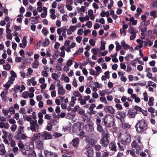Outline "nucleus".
I'll return each instance as SVG.
<instances>
[{
	"instance_id": "1",
	"label": "nucleus",
	"mask_w": 157,
	"mask_h": 157,
	"mask_svg": "<svg viewBox=\"0 0 157 157\" xmlns=\"http://www.w3.org/2000/svg\"><path fill=\"white\" fill-rule=\"evenodd\" d=\"M147 124L144 120H141L138 121L136 125V131L140 132H143L146 129Z\"/></svg>"
},
{
	"instance_id": "2",
	"label": "nucleus",
	"mask_w": 157,
	"mask_h": 157,
	"mask_svg": "<svg viewBox=\"0 0 157 157\" xmlns=\"http://www.w3.org/2000/svg\"><path fill=\"white\" fill-rule=\"evenodd\" d=\"M91 52L93 54V55L92 56L91 58L93 60L97 59L96 56L97 55H98L99 57H100L101 56H104L108 53L107 51H105L103 52H101L99 48H92L91 50Z\"/></svg>"
},
{
	"instance_id": "3",
	"label": "nucleus",
	"mask_w": 157,
	"mask_h": 157,
	"mask_svg": "<svg viewBox=\"0 0 157 157\" xmlns=\"http://www.w3.org/2000/svg\"><path fill=\"white\" fill-rule=\"evenodd\" d=\"M70 40H66L64 42V45L60 48V49L62 51L65 50L67 52L71 51V49L74 48L76 45L75 42H71L70 44Z\"/></svg>"
},
{
	"instance_id": "4",
	"label": "nucleus",
	"mask_w": 157,
	"mask_h": 157,
	"mask_svg": "<svg viewBox=\"0 0 157 157\" xmlns=\"http://www.w3.org/2000/svg\"><path fill=\"white\" fill-rule=\"evenodd\" d=\"M103 122L107 127L113 126L114 124L113 118L111 115H107L104 117Z\"/></svg>"
},
{
	"instance_id": "5",
	"label": "nucleus",
	"mask_w": 157,
	"mask_h": 157,
	"mask_svg": "<svg viewBox=\"0 0 157 157\" xmlns=\"http://www.w3.org/2000/svg\"><path fill=\"white\" fill-rule=\"evenodd\" d=\"M120 137L121 139V142L123 144L127 145L130 142V137L127 133L121 134L120 136Z\"/></svg>"
},
{
	"instance_id": "6",
	"label": "nucleus",
	"mask_w": 157,
	"mask_h": 157,
	"mask_svg": "<svg viewBox=\"0 0 157 157\" xmlns=\"http://www.w3.org/2000/svg\"><path fill=\"white\" fill-rule=\"evenodd\" d=\"M104 136L103 137L100 141V143L102 146L105 147L107 146L109 143V141L107 138L109 134L107 132H104Z\"/></svg>"
},
{
	"instance_id": "7",
	"label": "nucleus",
	"mask_w": 157,
	"mask_h": 157,
	"mask_svg": "<svg viewBox=\"0 0 157 157\" xmlns=\"http://www.w3.org/2000/svg\"><path fill=\"white\" fill-rule=\"evenodd\" d=\"M30 129L33 132H36L39 129V126L37 124V121H32L30 122Z\"/></svg>"
},
{
	"instance_id": "8",
	"label": "nucleus",
	"mask_w": 157,
	"mask_h": 157,
	"mask_svg": "<svg viewBox=\"0 0 157 157\" xmlns=\"http://www.w3.org/2000/svg\"><path fill=\"white\" fill-rule=\"evenodd\" d=\"M82 122H76L73 126V131L75 133L79 132L82 129Z\"/></svg>"
},
{
	"instance_id": "9",
	"label": "nucleus",
	"mask_w": 157,
	"mask_h": 157,
	"mask_svg": "<svg viewBox=\"0 0 157 157\" xmlns=\"http://www.w3.org/2000/svg\"><path fill=\"white\" fill-rule=\"evenodd\" d=\"M131 146L132 148H134L136 149L137 154H138L139 153V150L142 149L141 145L137 143L136 141H133L132 142Z\"/></svg>"
},
{
	"instance_id": "10",
	"label": "nucleus",
	"mask_w": 157,
	"mask_h": 157,
	"mask_svg": "<svg viewBox=\"0 0 157 157\" xmlns=\"http://www.w3.org/2000/svg\"><path fill=\"white\" fill-rule=\"evenodd\" d=\"M2 132L3 133V135L2 136V138H8L10 139H12L13 136L11 133L7 132L4 129L2 130Z\"/></svg>"
},
{
	"instance_id": "11",
	"label": "nucleus",
	"mask_w": 157,
	"mask_h": 157,
	"mask_svg": "<svg viewBox=\"0 0 157 157\" xmlns=\"http://www.w3.org/2000/svg\"><path fill=\"white\" fill-rule=\"evenodd\" d=\"M44 140L51 139L52 138V136L48 132H44L41 135Z\"/></svg>"
},
{
	"instance_id": "12",
	"label": "nucleus",
	"mask_w": 157,
	"mask_h": 157,
	"mask_svg": "<svg viewBox=\"0 0 157 157\" xmlns=\"http://www.w3.org/2000/svg\"><path fill=\"white\" fill-rule=\"evenodd\" d=\"M57 86H58V94L61 95H64L66 93V91L64 89L63 87L60 84H57Z\"/></svg>"
},
{
	"instance_id": "13",
	"label": "nucleus",
	"mask_w": 157,
	"mask_h": 157,
	"mask_svg": "<svg viewBox=\"0 0 157 157\" xmlns=\"http://www.w3.org/2000/svg\"><path fill=\"white\" fill-rule=\"evenodd\" d=\"M34 94L33 93H30L27 91H24L21 94V97L25 99L28 98V97L30 98H33L34 97Z\"/></svg>"
},
{
	"instance_id": "14",
	"label": "nucleus",
	"mask_w": 157,
	"mask_h": 157,
	"mask_svg": "<svg viewBox=\"0 0 157 157\" xmlns=\"http://www.w3.org/2000/svg\"><path fill=\"white\" fill-rule=\"evenodd\" d=\"M94 125V124L92 123L88 124L85 125V128L88 132L93 131L94 130V128L93 127Z\"/></svg>"
},
{
	"instance_id": "15",
	"label": "nucleus",
	"mask_w": 157,
	"mask_h": 157,
	"mask_svg": "<svg viewBox=\"0 0 157 157\" xmlns=\"http://www.w3.org/2000/svg\"><path fill=\"white\" fill-rule=\"evenodd\" d=\"M27 44V41H26V38L25 36L23 37V39L21 40V43L19 44V46L21 48H25Z\"/></svg>"
},
{
	"instance_id": "16",
	"label": "nucleus",
	"mask_w": 157,
	"mask_h": 157,
	"mask_svg": "<svg viewBox=\"0 0 157 157\" xmlns=\"http://www.w3.org/2000/svg\"><path fill=\"white\" fill-rule=\"evenodd\" d=\"M136 41L139 44L137 45L135 47V48L136 50H137L143 47V44L144 43H145V42L139 39H137L136 40Z\"/></svg>"
},
{
	"instance_id": "17",
	"label": "nucleus",
	"mask_w": 157,
	"mask_h": 157,
	"mask_svg": "<svg viewBox=\"0 0 157 157\" xmlns=\"http://www.w3.org/2000/svg\"><path fill=\"white\" fill-rule=\"evenodd\" d=\"M105 110L109 113L113 114L114 112L113 108L111 106H107L104 108Z\"/></svg>"
},
{
	"instance_id": "18",
	"label": "nucleus",
	"mask_w": 157,
	"mask_h": 157,
	"mask_svg": "<svg viewBox=\"0 0 157 157\" xmlns=\"http://www.w3.org/2000/svg\"><path fill=\"white\" fill-rule=\"evenodd\" d=\"M86 154L88 157H92L93 156V149L91 147H88L87 149Z\"/></svg>"
},
{
	"instance_id": "19",
	"label": "nucleus",
	"mask_w": 157,
	"mask_h": 157,
	"mask_svg": "<svg viewBox=\"0 0 157 157\" xmlns=\"http://www.w3.org/2000/svg\"><path fill=\"white\" fill-rule=\"evenodd\" d=\"M6 152L4 145L3 144H0V155H3Z\"/></svg>"
},
{
	"instance_id": "20",
	"label": "nucleus",
	"mask_w": 157,
	"mask_h": 157,
	"mask_svg": "<svg viewBox=\"0 0 157 157\" xmlns=\"http://www.w3.org/2000/svg\"><path fill=\"white\" fill-rule=\"evenodd\" d=\"M128 33L131 34H136L137 33L138 31L136 30L135 28L132 26L129 27L128 30Z\"/></svg>"
},
{
	"instance_id": "21",
	"label": "nucleus",
	"mask_w": 157,
	"mask_h": 157,
	"mask_svg": "<svg viewBox=\"0 0 157 157\" xmlns=\"http://www.w3.org/2000/svg\"><path fill=\"white\" fill-rule=\"evenodd\" d=\"M131 97L134 99V101L136 103H138L140 102V98L139 97H137L136 94H131Z\"/></svg>"
},
{
	"instance_id": "22",
	"label": "nucleus",
	"mask_w": 157,
	"mask_h": 157,
	"mask_svg": "<svg viewBox=\"0 0 157 157\" xmlns=\"http://www.w3.org/2000/svg\"><path fill=\"white\" fill-rule=\"evenodd\" d=\"M86 141L89 144L91 145H94L96 143V141L94 139L89 137H87L86 138Z\"/></svg>"
},
{
	"instance_id": "23",
	"label": "nucleus",
	"mask_w": 157,
	"mask_h": 157,
	"mask_svg": "<svg viewBox=\"0 0 157 157\" xmlns=\"http://www.w3.org/2000/svg\"><path fill=\"white\" fill-rule=\"evenodd\" d=\"M88 15L91 20H93L95 18V16L93 14V10L91 9L89 10L87 12Z\"/></svg>"
},
{
	"instance_id": "24",
	"label": "nucleus",
	"mask_w": 157,
	"mask_h": 157,
	"mask_svg": "<svg viewBox=\"0 0 157 157\" xmlns=\"http://www.w3.org/2000/svg\"><path fill=\"white\" fill-rule=\"evenodd\" d=\"M71 143L74 147H77L79 143V140L78 138H76L72 140Z\"/></svg>"
},
{
	"instance_id": "25",
	"label": "nucleus",
	"mask_w": 157,
	"mask_h": 157,
	"mask_svg": "<svg viewBox=\"0 0 157 157\" xmlns=\"http://www.w3.org/2000/svg\"><path fill=\"white\" fill-rule=\"evenodd\" d=\"M41 134L40 133L33 134V136L32 137L31 140L33 141H35L37 139H39L40 136Z\"/></svg>"
},
{
	"instance_id": "26",
	"label": "nucleus",
	"mask_w": 157,
	"mask_h": 157,
	"mask_svg": "<svg viewBox=\"0 0 157 157\" xmlns=\"http://www.w3.org/2000/svg\"><path fill=\"white\" fill-rule=\"evenodd\" d=\"M9 127V125L7 123H4L2 122H0V128H4L5 129H8Z\"/></svg>"
},
{
	"instance_id": "27",
	"label": "nucleus",
	"mask_w": 157,
	"mask_h": 157,
	"mask_svg": "<svg viewBox=\"0 0 157 157\" xmlns=\"http://www.w3.org/2000/svg\"><path fill=\"white\" fill-rule=\"evenodd\" d=\"M73 96H74L76 98H78V100L81 99L82 98V96L81 94L78 91H74L73 93Z\"/></svg>"
},
{
	"instance_id": "28",
	"label": "nucleus",
	"mask_w": 157,
	"mask_h": 157,
	"mask_svg": "<svg viewBox=\"0 0 157 157\" xmlns=\"http://www.w3.org/2000/svg\"><path fill=\"white\" fill-rule=\"evenodd\" d=\"M136 114V112H133L131 110H130L128 111V116L130 118H132L134 117Z\"/></svg>"
},
{
	"instance_id": "29",
	"label": "nucleus",
	"mask_w": 157,
	"mask_h": 157,
	"mask_svg": "<svg viewBox=\"0 0 157 157\" xmlns=\"http://www.w3.org/2000/svg\"><path fill=\"white\" fill-rule=\"evenodd\" d=\"M47 9L46 7H43V12H42V13H41L40 15L41 17L42 18H44L46 17V16L47 15Z\"/></svg>"
},
{
	"instance_id": "30",
	"label": "nucleus",
	"mask_w": 157,
	"mask_h": 157,
	"mask_svg": "<svg viewBox=\"0 0 157 157\" xmlns=\"http://www.w3.org/2000/svg\"><path fill=\"white\" fill-rule=\"evenodd\" d=\"M154 101V98L153 97H151L149 98L147 104L150 106H152L154 105L153 101Z\"/></svg>"
},
{
	"instance_id": "31",
	"label": "nucleus",
	"mask_w": 157,
	"mask_h": 157,
	"mask_svg": "<svg viewBox=\"0 0 157 157\" xmlns=\"http://www.w3.org/2000/svg\"><path fill=\"white\" fill-rule=\"evenodd\" d=\"M8 93V91L7 89H4L3 91L2 92L1 96L3 99L5 100H6V94Z\"/></svg>"
},
{
	"instance_id": "32",
	"label": "nucleus",
	"mask_w": 157,
	"mask_h": 157,
	"mask_svg": "<svg viewBox=\"0 0 157 157\" xmlns=\"http://www.w3.org/2000/svg\"><path fill=\"white\" fill-rule=\"evenodd\" d=\"M43 143L40 140L37 142L36 146L38 149H41L43 147Z\"/></svg>"
},
{
	"instance_id": "33",
	"label": "nucleus",
	"mask_w": 157,
	"mask_h": 157,
	"mask_svg": "<svg viewBox=\"0 0 157 157\" xmlns=\"http://www.w3.org/2000/svg\"><path fill=\"white\" fill-rule=\"evenodd\" d=\"M100 101L102 103H104L106 105H109V103L108 102L107 100L106 99L105 97H101L100 98Z\"/></svg>"
},
{
	"instance_id": "34",
	"label": "nucleus",
	"mask_w": 157,
	"mask_h": 157,
	"mask_svg": "<svg viewBox=\"0 0 157 157\" xmlns=\"http://www.w3.org/2000/svg\"><path fill=\"white\" fill-rule=\"evenodd\" d=\"M130 22H132V25H136L137 23V20H135L134 17H132L130 18L129 19Z\"/></svg>"
},
{
	"instance_id": "35",
	"label": "nucleus",
	"mask_w": 157,
	"mask_h": 157,
	"mask_svg": "<svg viewBox=\"0 0 157 157\" xmlns=\"http://www.w3.org/2000/svg\"><path fill=\"white\" fill-rule=\"evenodd\" d=\"M136 13L135 14L134 16L136 18H137L139 16L140 13L142 12V10L139 8H137L136 10Z\"/></svg>"
},
{
	"instance_id": "36",
	"label": "nucleus",
	"mask_w": 157,
	"mask_h": 157,
	"mask_svg": "<svg viewBox=\"0 0 157 157\" xmlns=\"http://www.w3.org/2000/svg\"><path fill=\"white\" fill-rule=\"evenodd\" d=\"M109 11H107L105 12L104 11H103L100 14L101 17H105L106 16V17H108L109 16Z\"/></svg>"
},
{
	"instance_id": "37",
	"label": "nucleus",
	"mask_w": 157,
	"mask_h": 157,
	"mask_svg": "<svg viewBox=\"0 0 157 157\" xmlns=\"http://www.w3.org/2000/svg\"><path fill=\"white\" fill-rule=\"evenodd\" d=\"M44 154L45 157H52L53 154L52 153L47 150L44 151Z\"/></svg>"
},
{
	"instance_id": "38",
	"label": "nucleus",
	"mask_w": 157,
	"mask_h": 157,
	"mask_svg": "<svg viewBox=\"0 0 157 157\" xmlns=\"http://www.w3.org/2000/svg\"><path fill=\"white\" fill-rule=\"evenodd\" d=\"M109 148L112 151H116V147L115 144L114 143H111L109 145Z\"/></svg>"
},
{
	"instance_id": "39",
	"label": "nucleus",
	"mask_w": 157,
	"mask_h": 157,
	"mask_svg": "<svg viewBox=\"0 0 157 157\" xmlns=\"http://www.w3.org/2000/svg\"><path fill=\"white\" fill-rule=\"evenodd\" d=\"M106 43L104 41H101V46L100 47V50L103 51L105 49V45Z\"/></svg>"
},
{
	"instance_id": "40",
	"label": "nucleus",
	"mask_w": 157,
	"mask_h": 157,
	"mask_svg": "<svg viewBox=\"0 0 157 157\" xmlns=\"http://www.w3.org/2000/svg\"><path fill=\"white\" fill-rule=\"evenodd\" d=\"M23 118L24 120L27 121H32V117L31 116H28L26 115H24L23 116Z\"/></svg>"
},
{
	"instance_id": "41",
	"label": "nucleus",
	"mask_w": 157,
	"mask_h": 157,
	"mask_svg": "<svg viewBox=\"0 0 157 157\" xmlns=\"http://www.w3.org/2000/svg\"><path fill=\"white\" fill-rule=\"evenodd\" d=\"M115 44H116V50L118 51L122 48L121 46L120 45V43L117 41L115 42Z\"/></svg>"
},
{
	"instance_id": "42",
	"label": "nucleus",
	"mask_w": 157,
	"mask_h": 157,
	"mask_svg": "<svg viewBox=\"0 0 157 157\" xmlns=\"http://www.w3.org/2000/svg\"><path fill=\"white\" fill-rule=\"evenodd\" d=\"M139 29L141 30L142 33H141V35L143 36L144 34V33L146 32L147 30V28L146 27H142L141 25L140 26L139 28Z\"/></svg>"
},
{
	"instance_id": "43",
	"label": "nucleus",
	"mask_w": 157,
	"mask_h": 157,
	"mask_svg": "<svg viewBox=\"0 0 157 157\" xmlns=\"http://www.w3.org/2000/svg\"><path fill=\"white\" fill-rule=\"evenodd\" d=\"M39 66V62L37 60H35L33 63V67L36 68H37Z\"/></svg>"
},
{
	"instance_id": "44",
	"label": "nucleus",
	"mask_w": 157,
	"mask_h": 157,
	"mask_svg": "<svg viewBox=\"0 0 157 157\" xmlns=\"http://www.w3.org/2000/svg\"><path fill=\"white\" fill-rule=\"evenodd\" d=\"M12 84V83L8 81L6 83L3 85V87L6 88L5 89L7 90V89L9 88Z\"/></svg>"
},
{
	"instance_id": "45",
	"label": "nucleus",
	"mask_w": 157,
	"mask_h": 157,
	"mask_svg": "<svg viewBox=\"0 0 157 157\" xmlns=\"http://www.w3.org/2000/svg\"><path fill=\"white\" fill-rule=\"evenodd\" d=\"M95 69L96 70V73H97L98 76L99 75L100 72L101 71V69L100 67L98 66L95 67Z\"/></svg>"
},
{
	"instance_id": "46",
	"label": "nucleus",
	"mask_w": 157,
	"mask_h": 157,
	"mask_svg": "<svg viewBox=\"0 0 157 157\" xmlns=\"http://www.w3.org/2000/svg\"><path fill=\"white\" fill-rule=\"evenodd\" d=\"M90 73L91 75L94 76L95 77H97L98 75L96 73V71H94L92 69H90Z\"/></svg>"
},
{
	"instance_id": "47",
	"label": "nucleus",
	"mask_w": 157,
	"mask_h": 157,
	"mask_svg": "<svg viewBox=\"0 0 157 157\" xmlns=\"http://www.w3.org/2000/svg\"><path fill=\"white\" fill-rule=\"evenodd\" d=\"M11 68L10 65L9 64L7 63L3 66L4 69L6 71H9Z\"/></svg>"
},
{
	"instance_id": "48",
	"label": "nucleus",
	"mask_w": 157,
	"mask_h": 157,
	"mask_svg": "<svg viewBox=\"0 0 157 157\" xmlns=\"http://www.w3.org/2000/svg\"><path fill=\"white\" fill-rule=\"evenodd\" d=\"M33 73V70L31 68H29L27 70V72L26 73L27 76H29L31 75Z\"/></svg>"
},
{
	"instance_id": "49",
	"label": "nucleus",
	"mask_w": 157,
	"mask_h": 157,
	"mask_svg": "<svg viewBox=\"0 0 157 157\" xmlns=\"http://www.w3.org/2000/svg\"><path fill=\"white\" fill-rule=\"evenodd\" d=\"M150 15L153 17L154 18H155L157 17L156 12V11L153 10L151 11L150 12Z\"/></svg>"
},
{
	"instance_id": "50",
	"label": "nucleus",
	"mask_w": 157,
	"mask_h": 157,
	"mask_svg": "<svg viewBox=\"0 0 157 157\" xmlns=\"http://www.w3.org/2000/svg\"><path fill=\"white\" fill-rule=\"evenodd\" d=\"M151 86L153 87H155L156 86V84L151 81H149L147 82V86Z\"/></svg>"
},
{
	"instance_id": "51",
	"label": "nucleus",
	"mask_w": 157,
	"mask_h": 157,
	"mask_svg": "<svg viewBox=\"0 0 157 157\" xmlns=\"http://www.w3.org/2000/svg\"><path fill=\"white\" fill-rule=\"evenodd\" d=\"M49 40L47 39H45L44 40V43L43 44V46L45 47L49 45Z\"/></svg>"
},
{
	"instance_id": "52",
	"label": "nucleus",
	"mask_w": 157,
	"mask_h": 157,
	"mask_svg": "<svg viewBox=\"0 0 157 157\" xmlns=\"http://www.w3.org/2000/svg\"><path fill=\"white\" fill-rule=\"evenodd\" d=\"M77 28V26L72 25L70 26L69 29L73 33L76 30Z\"/></svg>"
},
{
	"instance_id": "53",
	"label": "nucleus",
	"mask_w": 157,
	"mask_h": 157,
	"mask_svg": "<svg viewBox=\"0 0 157 157\" xmlns=\"http://www.w3.org/2000/svg\"><path fill=\"white\" fill-rule=\"evenodd\" d=\"M144 96V100L145 101H147L148 100V96L146 92H144L143 93Z\"/></svg>"
},
{
	"instance_id": "54",
	"label": "nucleus",
	"mask_w": 157,
	"mask_h": 157,
	"mask_svg": "<svg viewBox=\"0 0 157 157\" xmlns=\"http://www.w3.org/2000/svg\"><path fill=\"white\" fill-rule=\"evenodd\" d=\"M117 145L119 148V150L120 151H123L124 150V148L125 146L121 144L120 143H118Z\"/></svg>"
},
{
	"instance_id": "55",
	"label": "nucleus",
	"mask_w": 157,
	"mask_h": 157,
	"mask_svg": "<svg viewBox=\"0 0 157 157\" xmlns=\"http://www.w3.org/2000/svg\"><path fill=\"white\" fill-rule=\"evenodd\" d=\"M17 127V125L16 124H13L11 126L10 128L12 131L14 132L16 130Z\"/></svg>"
},
{
	"instance_id": "56",
	"label": "nucleus",
	"mask_w": 157,
	"mask_h": 157,
	"mask_svg": "<svg viewBox=\"0 0 157 157\" xmlns=\"http://www.w3.org/2000/svg\"><path fill=\"white\" fill-rule=\"evenodd\" d=\"M122 126L124 128L129 129L130 127V126L128 123L122 124Z\"/></svg>"
},
{
	"instance_id": "57",
	"label": "nucleus",
	"mask_w": 157,
	"mask_h": 157,
	"mask_svg": "<svg viewBox=\"0 0 157 157\" xmlns=\"http://www.w3.org/2000/svg\"><path fill=\"white\" fill-rule=\"evenodd\" d=\"M118 114L121 117V118L123 119L125 117V113L124 112H121L118 113Z\"/></svg>"
},
{
	"instance_id": "58",
	"label": "nucleus",
	"mask_w": 157,
	"mask_h": 157,
	"mask_svg": "<svg viewBox=\"0 0 157 157\" xmlns=\"http://www.w3.org/2000/svg\"><path fill=\"white\" fill-rule=\"evenodd\" d=\"M62 20L63 21L66 22L68 21L67 16L66 14H65L62 16Z\"/></svg>"
},
{
	"instance_id": "59",
	"label": "nucleus",
	"mask_w": 157,
	"mask_h": 157,
	"mask_svg": "<svg viewBox=\"0 0 157 157\" xmlns=\"http://www.w3.org/2000/svg\"><path fill=\"white\" fill-rule=\"evenodd\" d=\"M18 145L19 147L21 149H23L24 147V145L21 141H19V142L18 144Z\"/></svg>"
},
{
	"instance_id": "60",
	"label": "nucleus",
	"mask_w": 157,
	"mask_h": 157,
	"mask_svg": "<svg viewBox=\"0 0 157 157\" xmlns=\"http://www.w3.org/2000/svg\"><path fill=\"white\" fill-rule=\"evenodd\" d=\"M55 24L57 27H59L61 26V21L60 20H57L56 21Z\"/></svg>"
},
{
	"instance_id": "61",
	"label": "nucleus",
	"mask_w": 157,
	"mask_h": 157,
	"mask_svg": "<svg viewBox=\"0 0 157 157\" xmlns=\"http://www.w3.org/2000/svg\"><path fill=\"white\" fill-rule=\"evenodd\" d=\"M73 60L71 59H68L66 63L67 66L70 67L72 64Z\"/></svg>"
},
{
	"instance_id": "62",
	"label": "nucleus",
	"mask_w": 157,
	"mask_h": 157,
	"mask_svg": "<svg viewBox=\"0 0 157 157\" xmlns=\"http://www.w3.org/2000/svg\"><path fill=\"white\" fill-rule=\"evenodd\" d=\"M97 125V130L100 132H102L103 131V129L101 125L100 124Z\"/></svg>"
},
{
	"instance_id": "63",
	"label": "nucleus",
	"mask_w": 157,
	"mask_h": 157,
	"mask_svg": "<svg viewBox=\"0 0 157 157\" xmlns=\"http://www.w3.org/2000/svg\"><path fill=\"white\" fill-rule=\"evenodd\" d=\"M51 76L52 78L54 80H56L58 78L57 74L55 73H52V74Z\"/></svg>"
},
{
	"instance_id": "64",
	"label": "nucleus",
	"mask_w": 157,
	"mask_h": 157,
	"mask_svg": "<svg viewBox=\"0 0 157 157\" xmlns=\"http://www.w3.org/2000/svg\"><path fill=\"white\" fill-rule=\"evenodd\" d=\"M86 26L88 28H90L92 26V23L91 21H87L86 24Z\"/></svg>"
}]
</instances>
